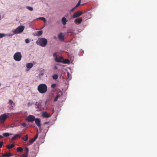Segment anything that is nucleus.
I'll list each match as a JSON object with an SVG mask.
<instances>
[{"label": "nucleus", "instance_id": "obj_36", "mask_svg": "<svg viewBox=\"0 0 157 157\" xmlns=\"http://www.w3.org/2000/svg\"><path fill=\"white\" fill-rule=\"evenodd\" d=\"M58 97L56 96L55 99H54V101L55 102L57 101L58 99L59 98Z\"/></svg>", "mask_w": 157, "mask_h": 157}, {"label": "nucleus", "instance_id": "obj_24", "mask_svg": "<svg viewBox=\"0 0 157 157\" xmlns=\"http://www.w3.org/2000/svg\"><path fill=\"white\" fill-rule=\"evenodd\" d=\"M58 77V76L57 74H55L52 76V78L54 80L57 79Z\"/></svg>", "mask_w": 157, "mask_h": 157}, {"label": "nucleus", "instance_id": "obj_47", "mask_svg": "<svg viewBox=\"0 0 157 157\" xmlns=\"http://www.w3.org/2000/svg\"><path fill=\"white\" fill-rule=\"evenodd\" d=\"M22 157H27V156H24Z\"/></svg>", "mask_w": 157, "mask_h": 157}, {"label": "nucleus", "instance_id": "obj_27", "mask_svg": "<svg viewBox=\"0 0 157 157\" xmlns=\"http://www.w3.org/2000/svg\"><path fill=\"white\" fill-rule=\"evenodd\" d=\"M25 138L23 137L22 138V139L24 140V141H26L28 140V136L27 135H26L25 136Z\"/></svg>", "mask_w": 157, "mask_h": 157}, {"label": "nucleus", "instance_id": "obj_32", "mask_svg": "<svg viewBox=\"0 0 157 157\" xmlns=\"http://www.w3.org/2000/svg\"><path fill=\"white\" fill-rule=\"evenodd\" d=\"M56 84H52L51 85V87L52 88H55L56 87Z\"/></svg>", "mask_w": 157, "mask_h": 157}, {"label": "nucleus", "instance_id": "obj_2", "mask_svg": "<svg viewBox=\"0 0 157 157\" xmlns=\"http://www.w3.org/2000/svg\"><path fill=\"white\" fill-rule=\"evenodd\" d=\"M36 42L40 46L44 47L47 45L48 41L46 39L44 38H43L39 39Z\"/></svg>", "mask_w": 157, "mask_h": 157}, {"label": "nucleus", "instance_id": "obj_29", "mask_svg": "<svg viewBox=\"0 0 157 157\" xmlns=\"http://www.w3.org/2000/svg\"><path fill=\"white\" fill-rule=\"evenodd\" d=\"M33 144L32 141L31 140H29L27 143V145L28 146L30 145Z\"/></svg>", "mask_w": 157, "mask_h": 157}, {"label": "nucleus", "instance_id": "obj_39", "mask_svg": "<svg viewBox=\"0 0 157 157\" xmlns=\"http://www.w3.org/2000/svg\"><path fill=\"white\" fill-rule=\"evenodd\" d=\"M9 101L10 103V104H12L13 102V101L11 100L10 99L9 100Z\"/></svg>", "mask_w": 157, "mask_h": 157}, {"label": "nucleus", "instance_id": "obj_8", "mask_svg": "<svg viewBox=\"0 0 157 157\" xmlns=\"http://www.w3.org/2000/svg\"><path fill=\"white\" fill-rule=\"evenodd\" d=\"M35 119L34 116L32 115H29L26 118V120L28 122H33Z\"/></svg>", "mask_w": 157, "mask_h": 157}, {"label": "nucleus", "instance_id": "obj_1", "mask_svg": "<svg viewBox=\"0 0 157 157\" xmlns=\"http://www.w3.org/2000/svg\"><path fill=\"white\" fill-rule=\"evenodd\" d=\"M47 86L45 84H41L38 86L37 90L40 93L44 94L47 91Z\"/></svg>", "mask_w": 157, "mask_h": 157}, {"label": "nucleus", "instance_id": "obj_31", "mask_svg": "<svg viewBox=\"0 0 157 157\" xmlns=\"http://www.w3.org/2000/svg\"><path fill=\"white\" fill-rule=\"evenodd\" d=\"M38 19L42 20L44 22L46 21V19L44 17H40L38 18Z\"/></svg>", "mask_w": 157, "mask_h": 157}, {"label": "nucleus", "instance_id": "obj_46", "mask_svg": "<svg viewBox=\"0 0 157 157\" xmlns=\"http://www.w3.org/2000/svg\"><path fill=\"white\" fill-rule=\"evenodd\" d=\"M67 74H68V75H69V72H67Z\"/></svg>", "mask_w": 157, "mask_h": 157}, {"label": "nucleus", "instance_id": "obj_42", "mask_svg": "<svg viewBox=\"0 0 157 157\" xmlns=\"http://www.w3.org/2000/svg\"><path fill=\"white\" fill-rule=\"evenodd\" d=\"M49 123V122H46L44 123V124H48Z\"/></svg>", "mask_w": 157, "mask_h": 157}, {"label": "nucleus", "instance_id": "obj_18", "mask_svg": "<svg viewBox=\"0 0 157 157\" xmlns=\"http://www.w3.org/2000/svg\"><path fill=\"white\" fill-rule=\"evenodd\" d=\"M63 58L62 57H59L57 58L56 61L57 62H62V60L63 59Z\"/></svg>", "mask_w": 157, "mask_h": 157}, {"label": "nucleus", "instance_id": "obj_25", "mask_svg": "<svg viewBox=\"0 0 157 157\" xmlns=\"http://www.w3.org/2000/svg\"><path fill=\"white\" fill-rule=\"evenodd\" d=\"M43 33V32L42 31H39L37 32L36 35L37 36H40Z\"/></svg>", "mask_w": 157, "mask_h": 157}, {"label": "nucleus", "instance_id": "obj_23", "mask_svg": "<svg viewBox=\"0 0 157 157\" xmlns=\"http://www.w3.org/2000/svg\"><path fill=\"white\" fill-rule=\"evenodd\" d=\"M63 94V93L61 91H60L58 92L56 96L58 97V98L60 97Z\"/></svg>", "mask_w": 157, "mask_h": 157}, {"label": "nucleus", "instance_id": "obj_11", "mask_svg": "<svg viewBox=\"0 0 157 157\" xmlns=\"http://www.w3.org/2000/svg\"><path fill=\"white\" fill-rule=\"evenodd\" d=\"M42 116L44 117L48 118L50 117V115L46 112H44L43 113Z\"/></svg>", "mask_w": 157, "mask_h": 157}, {"label": "nucleus", "instance_id": "obj_10", "mask_svg": "<svg viewBox=\"0 0 157 157\" xmlns=\"http://www.w3.org/2000/svg\"><path fill=\"white\" fill-rule=\"evenodd\" d=\"M58 37L60 40L62 41H63L64 40V37L63 36V33H60L59 34Z\"/></svg>", "mask_w": 157, "mask_h": 157}, {"label": "nucleus", "instance_id": "obj_4", "mask_svg": "<svg viewBox=\"0 0 157 157\" xmlns=\"http://www.w3.org/2000/svg\"><path fill=\"white\" fill-rule=\"evenodd\" d=\"M22 56L20 52H16L14 55L13 58L14 60L17 61H19L21 59Z\"/></svg>", "mask_w": 157, "mask_h": 157}, {"label": "nucleus", "instance_id": "obj_9", "mask_svg": "<svg viewBox=\"0 0 157 157\" xmlns=\"http://www.w3.org/2000/svg\"><path fill=\"white\" fill-rule=\"evenodd\" d=\"M34 121H35L36 124L40 128L41 126L40 121V119L38 118H37L35 119Z\"/></svg>", "mask_w": 157, "mask_h": 157}, {"label": "nucleus", "instance_id": "obj_40", "mask_svg": "<svg viewBox=\"0 0 157 157\" xmlns=\"http://www.w3.org/2000/svg\"><path fill=\"white\" fill-rule=\"evenodd\" d=\"M31 140V141H32L33 143L35 141L34 140V139H33L32 140Z\"/></svg>", "mask_w": 157, "mask_h": 157}, {"label": "nucleus", "instance_id": "obj_21", "mask_svg": "<svg viewBox=\"0 0 157 157\" xmlns=\"http://www.w3.org/2000/svg\"><path fill=\"white\" fill-rule=\"evenodd\" d=\"M23 149L22 147H19L17 148V152H21L23 151Z\"/></svg>", "mask_w": 157, "mask_h": 157}, {"label": "nucleus", "instance_id": "obj_7", "mask_svg": "<svg viewBox=\"0 0 157 157\" xmlns=\"http://www.w3.org/2000/svg\"><path fill=\"white\" fill-rule=\"evenodd\" d=\"M82 14L81 11H78L75 12L72 15V17L73 18H76L79 17Z\"/></svg>", "mask_w": 157, "mask_h": 157}, {"label": "nucleus", "instance_id": "obj_6", "mask_svg": "<svg viewBox=\"0 0 157 157\" xmlns=\"http://www.w3.org/2000/svg\"><path fill=\"white\" fill-rule=\"evenodd\" d=\"M42 101H36L35 104V108L40 110L42 106Z\"/></svg>", "mask_w": 157, "mask_h": 157}, {"label": "nucleus", "instance_id": "obj_41", "mask_svg": "<svg viewBox=\"0 0 157 157\" xmlns=\"http://www.w3.org/2000/svg\"><path fill=\"white\" fill-rule=\"evenodd\" d=\"M31 140V141H32L33 143L35 141L34 140V139H33L32 140Z\"/></svg>", "mask_w": 157, "mask_h": 157}, {"label": "nucleus", "instance_id": "obj_20", "mask_svg": "<svg viewBox=\"0 0 157 157\" xmlns=\"http://www.w3.org/2000/svg\"><path fill=\"white\" fill-rule=\"evenodd\" d=\"M14 146V144H12L11 145H8L7 146V148L9 149H11Z\"/></svg>", "mask_w": 157, "mask_h": 157}, {"label": "nucleus", "instance_id": "obj_38", "mask_svg": "<svg viewBox=\"0 0 157 157\" xmlns=\"http://www.w3.org/2000/svg\"><path fill=\"white\" fill-rule=\"evenodd\" d=\"M25 149H26V153H27L29 151V149L28 148L26 147H25Z\"/></svg>", "mask_w": 157, "mask_h": 157}, {"label": "nucleus", "instance_id": "obj_26", "mask_svg": "<svg viewBox=\"0 0 157 157\" xmlns=\"http://www.w3.org/2000/svg\"><path fill=\"white\" fill-rule=\"evenodd\" d=\"M53 56L55 58V59L56 61V60L58 58V56L57 55V53L56 52H55L53 53Z\"/></svg>", "mask_w": 157, "mask_h": 157}, {"label": "nucleus", "instance_id": "obj_5", "mask_svg": "<svg viewBox=\"0 0 157 157\" xmlns=\"http://www.w3.org/2000/svg\"><path fill=\"white\" fill-rule=\"evenodd\" d=\"M24 29V27L23 26H18L16 29L13 31L14 34H17L22 32Z\"/></svg>", "mask_w": 157, "mask_h": 157}, {"label": "nucleus", "instance_id": "obj_19", "mask_svg": "<svg viewBox=\"0 0 157 157\" xmlns=\"http://www.w3.org/2000/svg\"><path fill=\"white\" fill-rule=\"evenodd\" d=\"M13 135L12 134V133L10 134L8 132L4 133H3V136L5 137H7L9 136H10V135Z\"/></svg>", "mask_w": 157, "mask_h": 157}, {"label": "nucleus", "instance_id": "obj_3", "mask_svg": "<svg viewBox=\"0 0 157 157\" xmlns=\"http://www.w3.org/2000/svg\"><path fill=\"white\" fill-rule=\"evenodd\" d=\"M10 113H5L0 116V123L1 124H3L4 123L5 121L7 118L8 115Z\"/></svg>", "mask_w": 157, "mask_h": 157}, {"label": "nucleus", "instance_id": "obj_15", "mask_svg": "<svg viewBox=\"0 0 157 157\" xmlns=\"http://www.w3.org/2000/svg\"><path fill=\"white\" fill-rule=\"evenodd\" d=\"M62 22L63 25H65L66 24L67 20L66 18L63 17L62 19Z\"/></svg>", "mask_w": 157, "mask_h": 157}, {"label": "nucleus", "instance_id": "obj_30", "mask_svg": "<svg viewBox=\"0 0 157 157\" xmlns=\"http://www.w3.org/2000/svg\"><path fill=\"white\" fill-rule=\"evenodd\" d=\"M6 35L3 33H0V38L4 37Z\"/></svg>", "mask_w": 157, "mask_h": 157}, {"label": "nucleus", "instance_id": "obj_45", "mask_svg": "<svg viewBox=\"0 0 157 157\" xmlns=\"http://www.w3.org/2000/svg\"><path fill=\"white\" fill-rule=\"evenodd\" d=\"M54 38L55 39H56V36H54Z\"/></svg>", "mask_w": 157, "mask_h": 157}, {"label": "nucleus", "instance_id": "obj_16", "mask_svg": "<svg viewBox=\"0 0 157 157\" xmlns=\"http://www.w3.org/2000/svg\"><path fill=\"white\" fill-rule=\"evenodd\" d=\"M11 156V153H7L6 154L3 155L0 157H9Z\"/></svg>", "mask_w": 157, "mask_h": 157}, {"label": "nucleus", "instance_id": "obj_28", "mask_svg": "<svg viewBox=\"0 0 157 157\" xmlns=\"http://www.w3.org/2000/svg\"><path fill=\"white\" fill-rule=\"evenodd\" d=\"M26 8L29 10L30 11H32L33 10V8L32 7L27 6L26 7Z\"/></svg>", "mask_w": 157, "mask_h": 157}, {"label": "nucleus", "instance_id": "obj_22", "mask_svg": "<svg viewBox=\"0 0 157 157\" xmlns=\"http://www.w3.org/2000/svg\"><path fill=\"white\" fill-rule=\"evenodd\" d=\"M62 62L64 63H69V61L68 59H65Z\"/></svg>", "mask_w": 157, "mask_h": 157}, {"label": "nucleus", "instance_id": "obj_13", "mask_svg": "<svg viewBox=\"0 0 157 157\" xmlns=\"http://www.w3.org/2000/svg\"><path fill=\"white\" fill-rule=\"evenodd\" d=\"M82 21V18H77L76 19L75 21V23H78L79 24H80Z\"/></svg>", "mask_w": 157, "mask_h": 157}, {"label": "nucleus", "instance_id": "obj_35", "mask_svg": "<svg viewBox=\"0 0 157 157\" xmlns=\"http://www.w3.org/2000/svg\"><path fill=\"white\" fill-rule=\"evenodd\" d=\"M29 40L28 39H27L25 40V42L26 43H29Z\"/></svg>", "mask_w": 157, "mask_h": 157}, {"label": "nucleus", "instance_id": "obj_12", "mask_svg": "<svg viewBox=\"0 0 157 157\" xmlns=\"http://www.w3.org/2000/svg\"><path fill=\"white\" fill-rule=\"evenodd\" d=\"M81 0H79L77 4V5L74 8H72L70 10L71 12L73 11L76 8H77L80 4L81 1Z\"/></svg>", "mask_w": 157, "mask_h": 157}, {"label": "nucleus", "instance_id": "obj_17", "mask_svg": "<svg viewBox=\"0 0 157 157\" xmlns=\"http://www.w3.org/2000/svg\"><path fill=\"white\" fill-rule=\"evenodd\" d=\"M26 67L28 68H30L33 66V64L32 63H29L26 64Z\"/></svg>", "mask_w": 157, "mask_h": 157}, {"label": "nucleus", "instance_id": "obj_14", "mask_svg": "<svg viewBox=\"0 0 157 157\" xmlns=\"http://www.w3.org/2000/svg\"><path fill=\"white\" fill-rule=\"evenodd\" d=\"M21 135L20 134H17L15 135L12 138V140H13L18 137H20Z\"/></svg>", "mask_w": 157, "mask_h": 157}, {"label": "nucleus", "instance_id": "obj_44", "mask_svg": "<svg viewBox=\"0 0 157 157\" xmlns=\"http://www.w3.org/2000/svg\"><path fill=\"white\" fill-rule=\"evenodd\" d=\"M3 138V136H2L0 135V138Z\"/></svg>", "mask_w": 157, "mask_h": 157}, {"label": "nucleus", "instance_id": "obj_34", "mask_svg": "<svg viewBox=\"0 0 157 157\" xmlns=\"http://www.w3.org/2000/svg\"><path fill=\"white\" fill-rule=\"evenodd\" d=\"M3 144V141H2L0 143V148H1L2 147Z\"/></svg>", "mask_w": 157, "mask_h": 157}, {"label": "nucleus", "instance_id": "obj_33", "mask_svg": "<svg viewBox=\"0 0 157 157\" xmlns=\"http://www.w3.org/2000/svg\"><path fill=\"white\" fill-rule=\"evenodd\" d=\"M21 125L22 126L24 127H25L26 125V124L25 123H23L21 124Z\"/></svg>", "mask_w": 157, "mask_h": 157}, {"label": "nucleus", "instance_id": "obj_37", "mask_svg": "<svg viewBox=\"0 0 157 157\" xmlns=\"http://www.w3.org/2000/svg\"><path fill=\"white\" fill-rule=\"evenodd\" d=\"M38 136V132H37V134L35 136V137L34 138H33V139H34V140H36Z\"/></svg>", "mask_w": 157, "mask_h": 157}, {"label": "nucleus", "instance_id": "obj_43", "mask_svg": "<svg viewBox=\"0 0 157 157\" xmlns=\"http://www.w3.org/2000/svg\"><path fill=\"white\" fill-rule=\"evenodd\" d=\"M27 104H28V105H31V104H30V102H28V103Z\"/></svg>", "mask_w": 157, "mask_h": 157}]
</instances>
